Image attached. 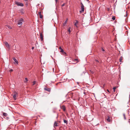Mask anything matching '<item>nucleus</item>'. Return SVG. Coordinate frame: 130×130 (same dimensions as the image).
<instances>
[{
	"label": "nucleus",
	"mask_w": 130,
	"mask_h": 130,
	"mask_svg": "<svg viewBox=\"0 0 130 130\" xmlns=\"http://www.w3.org/2000/svg\"><path fill=\"white\" fill-rule=\"evenodd\" d=\"M23 19L22 18H21L18 21V24L20 26H21L23 24L22 22L23 21Z\"/></svg>",
	"instance_id": "1"
},
{
	"label": "nucleus",
	"mask_w": 130,
	"mask_h": 130,
	"mask_svg": "<svg viewBox=\"0 0 130 130\" xmlns=\"http://www.w3.org/2000/svg\"><path fill=\"white\" fill-rule=\"evenodd\" d=\"M15 4L17 5L18 6H24L23 4L17 2H15Z\"/></svg>",
	"instance_id": "2"
},
{
	"label": "nucleus",
	"mask_w": 130,
	"mask_h": 130,
	"mask_svg": "<svg viewBox=\"0 0 130 130\" xmlns=\"http://www.w3.org/2000/svg\"><path fill=\"white\" fill-rule=\"evenodd\" d=\"M81 8L82 12H84V7L82 3H81Z\"/></svg>",
	"instance_id": "3"
},
{
	"label": "nucleus",
	"mask_w": 130,
	"mask_h": 130,
	"mask_svg": "<svg viewBox=\"0 0 130 130\" xmlns=\"http://www.w3.org/2000/svg\"><path fill=\"white\" fill-rule=\"evenodd\" d=\"M61 108L64 111H65L66 110V107L65 106L63 105L61 107Z\"/></svg>",
	"instance_id": "4"
},
{
	"label": "nucleus",
	"mask_w": 130,
	"mask_h": 130,
	"mask_svg": "<svg viewBox=\"0 0 130 130\" xmlns=\"http://www.w3.org/2000/svg\"><path fill=\"white\" fill-rule=\"evenodd\" d=\"M40 36L41 40V41H42L43 40V36L41 33L40 34Z\"/></svg>",
	"instance_id": "5"
},
{
	"label": "nucleus",
	"mask_w": 130,
	"mask_h": 130,
	"mask_svg": "<svg viewBox=\"0 0 130 130\" xmlns=\"http://www.w3.org/2000/svg\"><path fill=\"white\" fill-rule=\"evenodd\" d=\"M58 123L56 121H55L54 122V127H57L58 126Z\"/></svg>",
	"instance_id": "6"
},
{
	"label": "nucleus",
	"mask_w": 130,
	"mask_h": 130,
	"mask_svg": "<svg viewBox=\"0 0 130 130\" xmlns=\"http://www.w3.org/2000/svg\"><path fill=\"white\" fill-rule=\"evenodd\" d=\"M5 44L7 47L9 48H10V46L7 42H5Z\"/></svg>",
	"instance_id": "7"
},
{
	"label": "nucleus",
	"mask_w": 130,
	"mask_h": 130,
	"mask_svg": "<svg viewBox=\"0 0 130 130\" xmlns=\"http://www.w3.org/2000/svg\"><path fill=\"white\" fill-rule=\"evenodd\" d=\"M17 94L16 93H15L13 95V97L15 100L16 99V96Z\"/></svg>",
	"instance_id": "8"
},
{
	"label": "nucleus",
	"mask_w": 130,
	"mask_h": 130,
	"mask_svg": "<svg viewBox=\"0 0 130 130\" xmlns=\"http://www.w3.org/2000/svg\"><path fill=\"white\" fill-rule=\"evenodd\" d=\"M13 59L14 60V61L17 64H18V61L16 59H15V58H13Z\"/></svg>",
	"instance_id": "9"
},
{
	"label": "nucleus",
	"mask_w": 130,
	"mask_h": 130,
	"mask_svg": "<svg viewBox=\"0 0 130 130\" xmlns=\"http://www.w3.org/2000/svg\"><path fill=\"white\" fill-rule=\"evenodd\" d=\"M75 21H76V22L75 23V24H74V25H75V26H76V27H77V24H78V21L77 20H76Z\"/></svg>",
	"instance_id": "10"
},
{
	"label": "nucleus",
	"mask_w": 130,
	"mask_h": 130,
	"mask_svg": "<svg viewBox=\"0 0 130 130\" xmlns=\"http://www.w3.org/2000/svg\"><path fill=\"white\" fill-rule=\"evenodd\" d=\"M44 89L45 90H46L47 91H50V88H44Z\"/></svg>",
	"instance_id": "11"
},
{
	"label": "nucleus",
	"mask_w": 130,
	"mask_h": 130,
	"mask_svg": "<svg viewBox=\"0 0 130 130\" xmlns=\"http://www.w3.org/2000/svg\"><path fill=\"white\" fill-rule=\"evenodd\" d=\"M68 21V19H67V20L65 22H64V23L63 24V26H64L66 24L67 22Z\"/></svg>",
	"instance_id": "12"
},
{
	"label": "nucleus",
	"mask_w": 130,
	"mask_h": 130,
	"mask_svg": "<svg viewBox=\"0 0 130 130\" xmlns=\"http://www.w3.org/2000/svg\"><path fill=\"white\" fill-rule=\"evenodd\" d=\"M59 49L60 50V52L61 53L63 51V50L61 48V47H59Z\"/></svg>",
	"instance_id": "13"
},
{
	"label": "nucleus",
	"mask_w": 130,
	"mask_h": 130,
	"mask_svg": "<svg viewBox=\"0 0 130 130\" xmlns=\"http://www.w3.org/2000/svg\"><path fill=\"white\" fill-rule=\"evenodd\" d=\"M3 115L5 117H7V114L6 113H3Z\"/></svg>",
	"instance_id": "14"
},
{
	"label": "nucleus",
	"mask_w": 130,
	"mask_h": 130,
	"mask_svg": "<svg viewBox=\"0 0 130 130\" xmlns=\"http://www.w3.org/2000/svg\"><path fill=\"white\" fill-rule=\"evenodd\" d=\"M123 58L122 57H121L119 59L120 61V62H122V60H123Z\"/></svg>",
	"instance_id": "15"
},
{
	"label": "nucleus",
	"mask_w": 130,
	"mask_h": 130,
	"mask_svg": "<svg viewBox=\"0 0 130 130\" xmlns=\"http://www.w3.org/2000/svg\"><path fill=\"white\" fill-rule=\"evenodd\" d=\"M107 120L108 122H109L110 121V119L109 117H108V118L107 119Z\"/></svg>",
	"instance_id": "16"
},
{
	"label": "nucleus",
	"mask_w": 130,
	"mask_h": 130,
	"mask_svg": "<svg viewBox=\"0 0 130 130\" xmlns=\"http://www.w3.org/2000/svg\"><path fill=\"white\" fill-rule=\"evenodd\" d=\"M62 53V54L64 56H66V53L65 52H64V51H63V52H61Z\"/></svg>",
	"instance_id": "17"
},
{
	"label": "nucleus",
	"mask_w": 130,
	"mask_h": 130,
	"mask_svg": "<svg viewBox=\"0 0 130 130\" xmlns=\"http://www.w3.org/2000/svg\"><path fill=\"white\" fill-rule=\"evenodd\" d=\"M70 29L71 27H69L68 30V31L69 32V33H70L71 32Z\"/></svg>",
	"instance_id": "18"
},
{
	"label": "nucleus",
	"mask_w": 130,
	"mask_h": 130,
	"mask_svg": "<svg viewBox=\"0 0 130 130\" xmlns=\"http://www.w3.org/2000/svg\"><path fill=\"white\" fill-rule=\"evenodd\" d=\"M116 87H114L113 88V91L114 92H115V90L116 89Z\"/></svg>",
	"instance_id": "19"
},
{
	"label": "nucleus",
	"mask_w": 130,
	"mask_h": 130,
	"mask_svg": "<svg viewBox=\"0 0 130 130\" xmlns=\"http://www.w3.org/2000/svg\"><path fill=\"white\" fill-rule=\"evenodd\" d=\"M28 81V79L27 78H25V80L24 81V82L26 83Z\"/></svg>",
	"instance_id": "20"
},
{
	"label": "nucleus",
	"mask_w": 130,
	"mask_h": 130,
	"mask_svg": "<svg viewBox=\"0 0 130 130\" xmlns=\"http://www.w3.org/2000/svg\"><path fill=\"white\" fill-rule=\"evenodd\" d=\"M123 116L124 118V119L125 120L126 119V118L125 115L124 114H123Z\"/></svg>",
	"instance_id": "21"
},
{
	"label": "nucleus",
	"mask_w": 130,
	"mask_h": 130,
	"mask_svg": "<svg viewBox=\"0 0 130 130\" xmlns=\"http://www.w3.org/2000/svg\"><path fill=\"white\" fill-rule=\"evenodd\" d=\"M63 121H64V123H67L68 122L67 120H64Z\"/></svg>",
	"instance_id": "22"
},
{
	"label": "nucleus",
	"mask_w": 130,
	"mask_h": 130,
	"mask_svg": "<svg viewBox=\"0 0 130 130\" xmlns=\"http://www.w3.org/2000/svg\"><path fill=\"white\" fill-rule=\"evenodd\" d=\"M7 27L8 28H9V29H11V27L10 26H7Z\"/></svg>",
	"instance_id": "23"
},
{
	"label": "nucleus",
	"mask_w": 130,
	"mask_h": 130,
	"mask_svg": "<svg viewBox=\"0 0 130 130\" xmlns=\"http://www.w3.org/2000/svg\"><path fill=\"white\" fill-rule=\"evenodd\" d=\"M40 18H43V16L41 15H40Z\"/></svg>",
	"instance_id": "24"
},
{
	"label": "nucleus",
	"mask_w": 130,
	"mask_h": 130,
	"mask_svg": "<svg viewBox=\"0 0 130 130\" xmlns=\"http://www.w3.org/2000/svg\"><path fill=\"white\" fill-rule=\"evenodd\" d=\"M112 19H113V20H115V17H113L112 18Z\"/></svg>",
	"instance_id": "25"
},
{
	"label": "nucleus",
	"mask_w": 130,
	"mask_h": 130,
	"mask_svg": "<svg viewBox=\"0 0 130 130\" xmlns=\"http://www.w3.org/2000/svg\"><path fill=\"white\" fill-rule=\"evenodd\" d=\"M33 85H35V84L36 83V81H34L33 82Z\"/></svg>",
	"instance_id": "26"
},
{
	"label": "nucleus",
	"mask_w": 130,
	"mask_h": 130,
	"mask_svg": "<svg viewBox=\"0 0 130 130\" xmlns=\"http://www.w3.org/2000/svg\"><path fill=\"white\" fill-rule=\"evenodd\" d=\"M9 71L10 72H11L13 71V70L11 69L9 70Z\"/></svg>",
	"instance_id": "27"
},
{
	"label": "nucleus",
	"mask_w": 130,
	"mask_h": 130,
	"mask_svg": "<svg viewBox=\"0 0 130 130\" xmlns=\"http://www.w3.org/2000/svg\"><path fill=\"white\" fill-rule=\"evenodd\" d=\"M65 5V3H64V4H63L62 5V6H62V7H63V6H64Z\"/></svg>",
	"instance_id": "28"
},
{
	"label": "nucleus",
	"mask_w": 130,
	"mask_h": 130,
	"mask_svg": "<svg viewBox=\"0 0 130 130\" xmlns=\"http://www.w3.org/2000/svg\"><path fill=\"white\" fill-rule=\"evenodd\" d=\"M39 15H41V12H39Z\"/></svg>",
	"instance_id": "29"
},
{
	"label": "nucleus",
	"mask_w": 130,
	"mask_h": 130,
	"mask_svg": "<svg viewBox=\"0 0 130 130\" xmlns=\"http://www.w3.org/2000/svg\"><path fill=\"white\" fill-rule=\"evenodd\" d=\"M95 61L96 62H99V61L98 60H95Z\"/></svg>",
	"instance_id": "30"
},
{
	"label": "nucleus",
	"mask_w": 130,
	"mask_h": 130,
	"mask_svg": "<svg viewBox=\"0 0 130 130\" xmlns=\"http://www.w3.org/2000/svg\"><path fill=\"white\" fill-rule=\"evenodd\" d=\"M90 71L91 72V73H92V74L93 73V72L92 71H91L90 70Z\"/></svg>",
	"instance_id": "31"
},
{
	"label": "nucleus",
	"mask_w": 130,
	"mask_h": 130,
	"mask_svg": "<svg viewBox=\"0 0 130 130\" xmlns=\"http://www.w3.org/2000/svg\"><path fill=\"white\" fill-rule=\"evenodd\" d=\"M102 50L103 51H105V50L103 48H102Z\"/></svg>",
	"instance_id": "32"
},
{
	"label": "nucleus",
	"mask_w": 130,
	"mask_h": 130,
	"mask_svg": "<svg viewBox=\"0 0 130 130\" xmlns=\"http://www.w3.org/2000/svg\"><path fill=\"white\" fill-rule=\"evenodd\" d=\"M75 60H76V61H77L78 60V59H75Z\"/></svg>",
	"instance_id": "33"
},
{
	"label": "nucleus",
	"mask_w": 130,
	"mask_h": 130,
	"mask_svg": "<svg viewBox=\"0 0 130 130\" xmlns=\"http://www.w3.org/2000/svg\"><path fill=\"white\" fill-rule=\"evenodd\" d=\"M34 49V47H32V50H33V49Z\"/></svg>",
	"instance_id": "34"
},
{
	"label": "nucleus",
	"mask_w": 130,
	"mask_h": 130,
	"mask_svg": "<svg viewBox=\"0 0 130 130\" xmlns=\"http://www.w3.org/2000/svg\"><path fill=\"white\" fill-rule=\"evenodd\" d=\"M107 91L109 93H110L109 91V90H107Z\"/></svg>",
	"instance_id": "35"
},
{
	"label": "nucleus",
	"mask_w": 130,
	"mask_h": 130,
	"mask_svg": "<svg viewBox=\"0 0 130 130\" xmlns=\"http://www.w3.org/2000/svg\"><path fill=\"white\" fill-rule=\"evenodd\" d=\"M58 0H55V1L56 2H57V1H58Z\"/></svg>",
	"instance_id": "36"
},
{
	"label": "nucleus",
	"mask_w": 130,
	"mask_h": 130,
	"mask_svg": "<svg viewBox=\"0 0 130 130\" xmlns=\"http://www.w3.org/2000/svg\"><path fill=\"white\" fill-rule=\"evenodd\" d=\"M25 1H27V0H25Z\"/></svg>",
	"instance_id": "37"
},
{
	"label": "nucleus",
	"mask_w": 130,
	"mask_h": 130,
	"mask_svg": "<svg viewBox=\"0 0 130 130\" xmlns=\"http://www.w3.org/2000/svg\"><path fill=\"white\" fill-rule=\"evenodd\" d=\"M80 12H81V11H80Z\"/></svg>",
	"instance_id": "38"
}]
</instances>
